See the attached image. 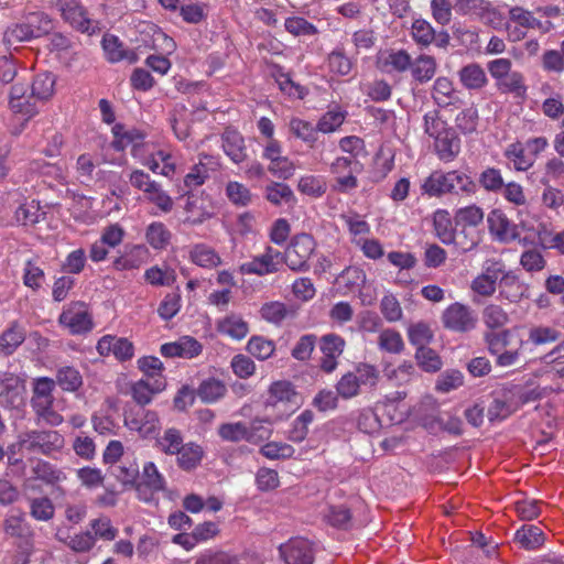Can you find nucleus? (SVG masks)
I'll list each match as a JSON object with an SVG mask.
<instances>
[{"label": "nucleus", "instance_id": "obj_24", "mask_svg": "<svg viewBox=\"0 0 564 564\" xmlns=\"http://www.w3.org/2000/svg\"><path fill=\"white\" fill-rule=\"evenodd\" d=\"M514 541L524 550H536L545 542L543 530L536 524H523L514 533Z\"/></svg>", "mask_w": 564, "mask_h": 564}, {"label": "nucleus", "instance_id": "obj_10", "mask_svg": "<svg viewBox=\"0 0 564 564\" xmlns=\"http://www.w3.org/2000/svg\"><path fill=\"white\" fill-rule=\"evenodd\" d=\"M346 341L336 334H326L321 337L319 349L323 354L319 367L326 373H332L338 366L337 359L344 352Z\"/></svg>", "mask_w": 564, "mask_h": 564}, {"label": "nucleus", "instance_id": "obj_11", "mask_svg": "<svg viewBox=\"0 0 564 564\" xmlns=\"http://www.w3.org/2000/svg\"><path fill=\"white\" fill-rule=\"evenodd\" d=\"M285 564H313L314 552L312 543L302 538L291 539L279 547Z\"/></svg>", "mask_w": 564, "mask_h": 564}, {"label": "nucleus", "instance_id": "obj_13", "mask_svg": "<svg viewBox=\"0 0 564 564\" xmlns=\"http://www.w3.org/2000/svg\"><path fill=\"white\" fill-rule=\"evenodd\" d=\"M487 224L490 235L500 242H508L517 238L516 226L499 208L489 212Z\"/></svg>", "mask_w": 564, "mask_h": 564}, {"label": "nucleus", "instance_id": "obj_9", "mask_svg": "<svg viewBox=\"0 0 564 564\" xmlns=\"http://www.w3.org/2000/svg\"><path fill=\"white\" fill-rule=\"evenodd\" d=\"M51 3L61 12L65 22L74 29L83 33L90 31L91 21L87 17L85 8L77 0H52Z\"/></svg>", "mask_w": 564, "mask_h": 564}, {"label": "nucleus", "instance_id": "obj_20", "mask_svg": "<svg viewBox=\"0 0 564 564\" xmlns=\"http://www.w3.org/2000/svg\"><path fill=\"white\" fill-rule=\"evenodd\" d=\"M380 68L386 73H404L412 65V57L405 50H389L379 57Z\"/></svg>", "mask_w": 564, "mask_h": 564}, {"label": "nucleus", "instance_id": "obj_18", "mask_svg": "<svg viewBox=\"0 0 564 564\" xmlns=\"http://www.w3.org/2000/svg\"><path fill=\"white\" fill-rule=\"evenodd\" d=\"M221 147L228 158L236 164L248 159L247 147L243 137L234 129H226L221 134Z\"/></svg>", "mask_w": 564, "mask_h": 564}, {"label": "nucleus", "instance_id": "obj_57", "mask_svg": "<svg viewBox=\"0 0 564 564\" xmlns=\"http://www.w3.org/2000/svg\"><path fill=\"white\" fill-rule=\"evenodd\" d=\"M290 131L299 139L308 143L311 147L316 142L317 127L315 128L311 122L300 118H293L290 121Z\"/></svg>", "mask_w": 564, "mask_h": 564}, {"label": "nucleus", "instance_id": "obj_6", "mask_svg": "<svg viewBox=\"0 0 564 564\" xmlns=\"http://www.w3.org/2000/svg\"><path fill=\"white\" fill-rule=\"evenodd\" d=\"M9 105L14 113L25 117L26 122L39 112L42 102L33 96L29 83L17 82L11 87Z\"/></svg>", "mask_w": 564, "mask_h": 564}, {"label": "nucleus", "instance_id": "obj_36", "mask_svg": "<svg viewBox=\"0 0 564 564\" xmlns=\"http://www.w3.org/2000/svg\"><path fill=\"white\" fill-rule=\"evenodd\" d=\"M32 474L35 479L52 486L66 479L65 473L43 459L36 460L35 465L32 467Z\"/></svg>", "mask_w": 564, "mask_h": 564}, {"label": "nucleus", "instance_id": "obj_37", "mask_svg": "<svg viewBox=\"0 0 564 564\" xmlns=\"http://www.w3.org/2000/svg\"><path fill=\"white\" fill-rule=\"evenodd\" d=\"M503 155L513 163L514 170L519 172L527 171L534 164V158L525 152V147L519 141L509 144Z\"/></svg>", "mask_w": 564, "mask_h": 564}, {"label": "nucleus", "instance_id": "obj_43", "mask_svg": "<svg viewBox=\"0 0 564 564\" xmlns=\"http://www.w3.org/2000/svg\"><path fill=\"white\" fill-rule=\"evenodd\" d=\"M479 185L488 193L499 194L505 187L501 170L487 166L478 175Z\"/></svg>", "mask_w": 564, "mask_h": 564}, {"label": "nucleus", "instance_id": "obj_30", "mask_svg": "<svg viewBox=\"0 0 564 564\" xmlns=\"http://www.w3.org/2000/svg\"><path fill=\"white\" fill-rule=\"evenodd\" d=\"M164 388V382L155 380L153 384L145 380H139L131 386V395L135 401L134 406L144 408L152 401L154 394L159 393Z\"/></svg>", "mask_w": 564, "mask_h": 564}, {"label": "nucleus", "instance_id": "obj_58", "mask_svg": "<svg viewBox=\"0 0 564 564\" xmlns=\"http://www.w3.org/2000/svg\"><path fill=\"white\" fill-rule=\"evenodd\" d=\"M411 33L415 43L424 47L431 45L435 39L434 28L424 19L414 20Z\"/></svg>", "mask_w": 564, "mask_h": 564}, {"label": "nucleus", "instance_id": "obj_2", "mask_svg": "<svg viewBox=\"0 0 564 564\" xmlns=\"http://www.w3.org/2000/svg\"><path fill=\"white\" fill-rule=\"evenodd\" d=\"M65 441L62 434L54 430H30L19 434L18 442L9 446L10 453L17 448L32 454L51 456L64 447Z\"/></svg>", "mask_w": 564, "mask_h": 564}, {"label": "nucleus", "instance_id": "obj_60", "mask_svg": "<svg viewBox=\"0 0 564 564\" xmlns=\"http://www.w3.org/2000/svg\"><path fill=\"white\" fill-rule=\"evenodd\" d=\"M434 229L438 239L445 243H453L456 234L453 230L452 221L446 212H437L434 216Z\"/></svg>", "mask_w": 564, "mask_h": 564}, {"label": "nucleus", "instance_id": "obj_50", "mask_svg": "<svg viewBox=\"0 0 564 564\" xmlns=\"http://www.w3.org/2000/svg\"><path fill=\"white\" fill-rule=\"evenodd\" d=\"M239 271L241 274H256L259 276H263L267 274L275 273L279 270L268 261L263 254L256 256L251 261L245 262L239 267Z\"/></svg>", "mask_w": 564, "mask_h": 564}, {"label": "nucleus", "instance_id": "obj_51", "mask_svg": "<svg viewBox=\"0 0 564 564\" xmlns=\"http://www.w3.org/2000/svg\"><path fill=\"white\" fill-rule=\"evenodd\" d=\"M484 217V209L475 204L459 208L455 215L456 223L463 225L464 228L479 226L482 224Z\"/></svg>", "mask_w": 564, "mask_h": 564}, {"label": "nucleus", "instance_id": "obj_47", "mask_svg": "<svg viewBox=\"0 0 564 564\" xmlns=\"http://www.w3.org/2000/svg\"><path fill=\"white\" fill-rule=\"evenodd\" d=\"M25 19L34 39L47 35L54 29L53 20L44 12H31Z\"/></svg>", "mask_w": 564, "mask_h": 564}, {"label": "nucleus", "instance_id": "obj_39", "mask_svg": "<svg viewBox=\"0 0 564 564\" xmlns=\"http://www.w3.org/2000/svg\"><path fill=\"white\" fill-rule=\"evenodd\" d=\"M497 89L502 94H513L523 97L527 93L524 77L520 72L510 70L505 77L496 82Z\"/></svg>", "mask_w": 564, "mask_h": 564}, {"label": "nucleus", "instance_id": "obj_33", "mask_svg": "<svg viewBox=\"0 0 564 564\" xmlns=\"http://www.w3.org/2000/svg\"><path fill=\"white\" fill-rule=\"evenodd\" d=\"M226 392V384L216 378H207L203 380L196 390L197 397L204 403L217 402L225 397Z\"/></svg>", "mask_w": 564, "mask_h": 564}, {"label": "nucleus", "instance_id": "obj_48", "mask_svg": "<svg viewBox=\"0 0 564 564\" xmlns=\"http://www.w3.org/2000/svg\"><path fill=\"white\" fill-rule=\"evenodd\" d=\"M378 347L389 354H400L404 349V343L398 330L387 328L378 336Z\"/></svg>", "mask_w": 564, "mask_h": 564}, {"label": "nucleus", "instance_id": "obj_46", "mask_svg": "<svg viewBox=\"0 0 564 564\" xmlns=\"http://www.w3.org/2000/svg\"><path fill=\"white\" fill-rule=\"evenodd\" d=\"M314 413L312 410H304L292 422L291 429L288 433V438L294 443L303 442L308 434V426L314 421Z\"/></svg>", "mask_w": 564, "mask_h": 564}, {"label": "nucleus", "instance_id": "obj_61", "mask_svg": "<svg viewBox=\"0 0 564 564\" xmlns=\"http://www.w3.org/2000/svg\"><path fill=\"white\" fill-rule=\"evenodd\" d=\"M55 508L47 497L31 499L30 514L39 521H48L54 517Z\"/></svg>", "mask_w": 564, "mask_h": 564}, {"label": "nucleus", "instance_id": "obj_29", "mask_svg": "<svg viewBox=\"0 0 564 564\" xmlns=\"http://www.w3.org/2000/svg\"><path fill=\"white\" fill-rule=\"evenodd\" d=\"M25 339V328L17 321L12 322L0 336V350L9 356Z\"/></svg>", "mask_w": 564, "mask_h": 564}, {"label": "nucleus", "instance_id": "obj_34", "mask_svg": "<svg viewBox=\"0 0 564 564\" xmlns=\"http://www.w3.org/2000/svg\"><path fill=\"white\" fill-rule=\"evenodd\" d=\"M175 455L177 466L185 471H191L200 464L204 452L198 444L189 442L184 444Z\"/></svg>", "mask_w": 564, "mask_h": 564}, {"label": "nucleus", "instance_id": "obj_15", "mask_svg": "<svg viewBox=\"0 0 564 564\" xmlns=\"http://www.w3.org/2000/svg\"><path fill=\"white\" fill-rule=\"evenodd\" d=\"M24 389V381L19 376L10 372L0 376V402L6 406H18Z\"/></svg>", "mask_w": 564, "mask_h": 564}, {"label": "nucleus", "instance_id": "obj_7", "mask_svg": "<svg viewBox=\"0 0 564 564\" xmlns=\"http://www.w3.org/2000/svg\"><path fill=\"white\" fill-rule=\"evenodd\" d=\"M123 421L130 431H135L144 437L153 435L160 424L156 412L141 406H126Z\"/></svg>", "mask_w": 564, "mask_h": 564}, {"label": "nucleus", "instance_id": "obj_14", "mask_svg": "<svg viewBox=\"0 0 564 564\" xmlns=\"http://www.w3.org/2000/svg\"><path fill=\"white\" fill-rule=\"evenodd\" d=\"M499 286V296L510 303H519L529 297V285L522 282L513 271H505Z\"/></svg>", "mask_w": 564, "mask_h": 564}, {"label": "nucleus", "instance_id": "obj_59", "mask_svg": "<svg viewBox=\"0 0 564 564\" xmlns=\"http://www.w3.org/2000/svg\"><path fill=\"white\" fill-rule=\"evenodd\" d=\"M218 435L226 442H247V424L243 422L223 423L218 427Z\"/></svg>", "mask_w": 564, "mask_h": 564}, {"label": "nucleus", "instance_id": "obj_16", "mask_svg": "<svg viewBox=\"0 0 564 564\" xmlns=\"http://www.w3.org/2000/svg\"><path fill=\"white\" fill-rule=\"evenodd\" d=\"M187 194V200L185 204V210L188 214L185 221L191 225H200L205 220L210 219L215 215V208L213 204L198 195Z\"/></svg>", "mask_w": 564, "mask_h": 564}, {"label": "nucleus", "instance_id": "obj_32", "mask_svg": "<svg viewBox=\"0 0 564 564\" xmlns=\"http://www.w3.org/2000/svg\"><path fill=\"white\" fill-rule=\"evenodd\" d=\"M148 249L143 245H135L124 254L116 258L113 268L116 270H133L139 269L145 261Z\"/></svg>", "mask_w": 564, "mask_h": 564}, {"label": "nucleus", "instance_id": "obj_42", "mask_svg": "<svg viewBox=\"0 0 564 564\" xmlns=\"http://www.w3.org/2000/svg\"><path fill=\"white\" fill-rule=\"evenodd\" d=\"M189 258L195 264L203 268H215L221 263L218 253L204 243L195 245L189 252Z\"/></svg>", "mask_w": 564, "mask_h": 564}, {"label": "nucleus", "instance_id": "obj_63", "mask_svg": "<svg viewBox=\"0 0 564 564\" xmlns=\"http://www.w3.org/2000/svg\"><path fill=\"white\" fill-rule=\"evenodd\" d=\"M415 358L419 366L429 372H435L441 369L442 361L435 350L423 346L416 349Z\"/></svg>", "mask_w": 564, "mask_h": 564}, {"label": "nucleus", "instance_id": "obj_53", "mask_svg": "<svg viewBox=\"0 0 564 564\" xmlns=\"http://www.w3.org/2000/svg\"><path fill=\"white\" fill-rule=\"evenodd\" d=\"M89 525L95 541L97 539L113 541L118 535V529L112 525L111 520L106 516L91 520Z\"/></svg>", "mask_w": 564, "mask_h": 564}, {"label": "nucleus", "instance_id": "obj_44", "mask_svg": "<svg viewBox=\"0 0 564 564\" xmlns=\"http://www.w3.org/2000/svg\"><path fill=\"white\" fill-rule=\"evenodd\" d=\"M218 330L234 339L240 340L247 336L249 327L248 323L240 316L229 315L218 323Z\"/></svg>", "mask_w": 564, "mask_h": 564}, {"label": "nucleus", "instance_id": "obj_62", "mask_svg": "<svg viewBox=\"0 0 564 564\" xmlns=\"http://www.w3.org/2000/svg\"><path fill=\"white\" fill-rule=\"evenodd\" d=\"M226 195L228 199L236 206H247L251 203L252 195L249 188L235 181L228 182L226 186Z\"/></svg>", "mask_w": 564, "mask_h": 564}, {"label": "nucleus", "instance_id": "obj_23", "mask_svg": "<svg viewBox=\"0 0 564 564\" xmlns=\"http://www.w3.org/2000/svg\"><path fill=\"white\" fill-rule=\"evenodd\" d=\"M54 388V379L47 377L36 378L33 382V395L31 398L32 409L36 410L43 406L53 405L55 400L53 397Z\"/></svg>", "mask_w": 564, "mask_h": 564}, {"label": "nucleus", "instance_id": "obj_52", "mask_svg": "<svg viewBox=\"0 0 564 564\" xmlns=\"http://www.w3.org/2000/svg\"><path fill=\"white\" fill-rule=\"evenodd\" d=\"M485 325L494 330L501 328L509 323L508 313L498 304H489L482 311Z\"/></svg>", "mask_w": 564, "mask_h": 564}, {"label": "nucleus", "instance_id": "obj_19", "mask_svg": "<svg viewBox=\"0 0 564 564\" xmlns=\"http://www.w3.org/2000/svg\"><path fill=\"white\" fill-rule=\"evenodd\" d=\"M140 480H138L137 491L141 496L147 489L153 492L163 491L165 489V479L159 471L153 462H148L140 473Z\"/></svg>", "mask_w": 564, "mask_h": 564}, {"label": "nucleus", "instance_id": "obj_28", "mask_svg": "<svg viewBox=\"0 0 564 564\" xmlns=\"http://www.w3.org/2000/svg\"><path fill=\"white\" fill-rule=\"evenodd\" d=\"M514 402L511 395L506 391V386L501 390V398H495L487 410V417L490 422L502 421L516 411Z\"/></svg>", "mask_w": 564, "mask_h": 564}, {"label": "nucleus", "instance_id": "obj_45", "mask_svg": "<svg viewBox=\"0 0 564 564\" xmlns=\"http://www.w3.org/2000/svg\"><path fill=\"white\" fill-rule=\"evenodd\" d=\"M55 384H58L64 391L75 392L82 387L83 377L76 368L65 366L57 370Z\"/></svg>", "mask_w": 564, "mask_h": 564}, {"label": "nucleus", "instance_id": "obj_25", "mask_svg": "<svg viewBox=\"0 0 564 564\" xmlns=\"http://www.w3.org/2000/svg\"><path fill=\"white\" fill-rule=\"evenodd\" d=\"M458 78L468 90H480L488 83L484 68L477 63H470L462 67L458 72Z\"/></svg>", "mask_w": 564, "mask_h": 564}, {"label": "nucleus", "instance_id": "obj_12", "mask_svg": "<svg viewBox=\"0 0 564 564\" xmlns=\"http://www.w3.org/2000/svg\"><path fill=\"white\" fill-rule=\"evenodd\" d=\"M96 349L100 356H109L110 354H113V356L120 361L131 359L134 354L133 344L129 339L112 335L102 336L98 340Z\"/></svg>", "mask_w": 564, "mask_h": 564}, {"label": "nucleus", "instance_id": "obj_35", "mask_svg": "<svg viewBox=\"0 0 564 564\" xmlns=\"http://www.w3.org/2000/svg\"><path fill=\"white\" fill-rule=\"evenodd\" d=\"M171 230L161 221L151 223L145 229L147 242L154 250H163L171 243Z\"/></svg>", "mask_w": 564, "mask_h": 564}, {"label": "nucleus", "instance_id": "obj_8", "mask_svg": "<svg viewBox=\"0 0 564 564\" xmlns=\"http://www.w3.org/2000/svg\"><path fill=\"white\" fill-rule=\"evenodd\" d=\"M58 322L73 335L88 333L94 326L87 305L84 302L70 303L59 315Z\"/></svg>", "mask_w": 564, "mask_h": 564}, {"label": "nucleus", "instance_id": "obj_1", "mask_svg": "<svg viewBox=\"0 0 564 564\" xmlns=\"http://www.w3.org/2000/svg\"><path fill=\"white\" fill-rule=\"evenodd\" d=\"M421 189L423 194L430 197H442L445 195L471 196L477 192V184L463 171L452 170L444 172L435 170L424 180Z\"/></svg>", "mask_w": 564, "mask_h": 564}, {"label": "nucleus", "instance_id": "obj_22", "mask_svg": "<svg viewBox=\"0 0 564 564\" xmlns=\"http://www.w3.org/2000/svg\"><path fill=\"white\" fill-rule=\"evenodd\" d=\"M111 475L126 488L137 490L140 467L134 458H124L119 465L111 467Z\"/></svg>", "mask_w": 564, "mask_h": 564}, {"label": "nucleus", "instance_id": "obj_38", "mask_svg": "<svg viewBox=\"0 0 564 564\" xmlns=\"http://www.w3.org/2000/svg\"><path fill=\"white\" fill-rule=\"evenodd\" d=\"M506 391L510 393L516 409L542 398V392L538 387L507 383Z\"/></svg>", "mask_w": 564, "mask_h": 564}, {"label": "nucleus", "instance_id": "obj_5", "mask_svg": "<svg viewBox=\"0 0 564 564\" xmlns=\"http://www.w3.org/2000/svg\"><path fill=\"white\" fill-rule=\"evenodd\" d=\"M442 323L455 333H468L476 328L478 316L470 306L455 302L443 312Z\"/></svg>", "mask_w": 564, "mask_h": 564}, {"label": "nucleus", "instance_id": "obj_17", "mask_svg": "<svg viewBox=\"0 0 564 564\" xmlns=\"http://www.w3.org/2000/svg\"><path fill=\"white\" fill-rule=\"evenodd\" d=\"M434 139V150L437 158L445 162H452L460 152V140L453 128H448L444 133Z\"/></svg>", "mask_w": 564, "mask_h": 564}, {"label": "nucleus", "instance_id": "obj_3", "mask_svg": "<svg viewBox=\"0 0 564 564\" xmlns=\"http://www.w3.org/2000/svg\"><path fill=\"white\" fill-rule=\"evenodd\" d=\"M2 529L8 539L13 540L18 552L29 557L34 550V532L25 519L24 512L8 514L2 523Z\"/></svg>", "mask_w": 564, "mask_h": 564}, {"label": "nucleus", "instance_id": "obj_26", "mask_svg": "<svg viewBox=\"0 0 564 564\" xmlns=\"http://www.w3.org/2000/svg\"><path fill=\"white\" fill-rule=\"evenodd\" d=\"M102 47L108 61L111 63L123 59L129 63H135L138 59L135 52L124 48L123 44L115 35H105L102 39Z\"/></svg>", "mask_w": 564, "mask_h": 564}, {"label": "nucleus", "instance_id": "obj_49", "mask_svg": "<svg viewBox=\"0 0 564 564\" xmlns=\"http://www.w3.org/2000/svg\"><path fill=\"white\" fill-rule=\"evenodd\" d=\"M56 538L77 553L89 552L95 546V536H93L90 531H85L70 538H64L57 532Z\"/></svg>", "mask_w": 564, "mask_h": 564}, {"label": "nucleus", "instance_id": "obj_41", "mask_svg": "<svg viewBox=\"0 0 564 564\" xmlns=\"http://www.w3.org/2000/svg\"><path fill=\"white\" fill-rule=\"evenodd\" d=\"M410 68L413 78L422 84L431 80L435 75L436 62L434 57L422 54L414 62L412 61Z\"/></svg>", "mask_w": 564, "mask_h": 564}, {"label": "nucleus", "instance_id": "obj_40", "mask_svg": "<svg viewBox=\"0 0 564 564\" xmlns=\"http://www.w3.org/2000/svg\"><path fill=\"white\" fill-rule=\"evenodd\" d=\"M184 444L181 431L175 427L166 429L155 442L159 451L166 455H175Z\"/></svg>", "mask_w": 564, "mask_h": 564}, {"label": "nucleus", "instance_id": "obj_64", "mask_svg": "<svg viewBox=\"0 0 564 564\" xmlns=\"http://www.w3.org/2000/svg\"><path fill=\"white\" fill-rule=\"evenodd\" d=\"M328 67L330 72L345 76L350 73L352 63L345 54L344 48L337 47L328 55Z\"/></svg>", "mask_w": 564, "mask_h": 564}, {"label": "nucleus", "instance_id": "obj_56", "mask_svg": "<svg viewBox=\"0 0 564 564\" xmlns=\"http://www.w3.org/2000/svg\"><path fill=\"white\" fill-rule=\"evenodd\" d=\"M297 188L302 194L321 197L326 193L327 184L321 176L306 175L300 178Z\"/></svg>", "mask_w": 564, "mask_h": 564}, {"label": "nucleus", "instance_id": "obj_31", "mask_svg": "<svg viewBox=\"0 0 564 564\" xmlns=\"http://www.w3.org/2000/svg\"><path fill=\"white\" fill-rule=\"evenodd\" d=\"M56 77L53 73L45 72L34 76L33 80L29 83L30 89L35 98L43 104L47 101L55 91Z\"/></svg>", "mask_w": 564, "mask_h": 564}, {"label": "nucleus", "instance_id": "obj_54", "mask_svg": "<svg viewBox=\"0 0 564 564\" xmlns=\"http://www.w3.org/2000/svg\"><path fill=\"white\" fill-rule=\"evenodd\" d=\"M32 39L34 37L26 19L22 23L9 26L3 33V42L8 46H14L22 42L31 41Z\"/></svg>", "mask_w": 564, "mask_h": 564}, {"label": "nucleus", "instance_id": "obj_4", "mask_svg": "<svg viewBox=\"0 0 564 564\" xmlns=\"http://www.w3.org/2000/svg\"><path fill=\"white\" fill-rule=\"evenodd\" d=\"M315 247V240L311 235H296L286 248V265L295 272L308 271V260Z\"/></svg>", "mask_w": 564, "mask_h": 564}, {"label": "nucleus", "instance_id": "obj_21", "mask_svg": "<svg viewBox=\"0 0 564 564\" xmlns=\"http://www.w3.org/2000/svg\"><path fill=\"white\" fill-rule=\"evenodd\" d=\"M509 19L525 29H536L541 33H549L554 29L551 21H540L533 17V13L522 7L516 6L509 9Z\"/></svg>", "mask_w": 564, "mask_h": 564}, {"label": "nucleus", "instance_id": "obj_55", "mask_svg": "<svg viewBox=\"0 0 564 564\" xmlns=\"http://www.w3.org/2000/svg\"><path fill=\"white\" fill-rule=\"evenodd\" d=\"M265 198L273 205L291 203L294 200V194L291 187L284 183L272 182L265 187Z\"/></svg>", "mask_w": 564, "mask_h": 564}, {"label": "nucleus", "instance_id": "obj_27", "mask_svg": "<svg viewBox=\"0 0 564 564\" xmlns=\"http://www.w3.org/2000/svg\"><path fill=\"white\" fill-rule=\"evenodd\" d=\"M432 97L438 107H448L460 101L453 83L447 77H438L433 85Z\"/></svg>", "mask_w": 564, "mask_h": 564}]
</instances>
